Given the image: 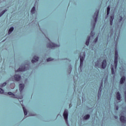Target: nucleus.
Returning <instances> with one entry per match:
<instances>
[{"instance_id": "obj_5", "label": "nucleus", "mask_w": 126, "mask_h": 126, "mask_svg": "<svg viewBox=\"0 0 126 126\" xmlns=\"http://www.w3.org/2000/svg\"><path fill=\"white\" fill-rule=\"evenodd\" d=\"M27 70V68L25 66H22V67L19 68L16 71L18 72L19 71H25Z\"/></svg>"}, {"instance_id": "obj_24", "label": "nucleus", "mask_w": 126, "mask_h": 126, "mask_svg": "<svg viewBox=\"0 0 126 126\" xmlns=\"http://www.w3.org/2000/svg\"><path fill=\"white\" fill-rule=\"evenodd\" d=\"M4 93V91L1 88H0V94H3Z\"/></svg>"}, {"instance_id": "obj_2", "label": "nucleus", "mask_w": 126, "mask_h": 126, "mask_svg": "<svg viewBox=\"0 0 126 126\" xmlns=\"http://www.w3.org/2000/svg\"><path fill=\"white\" fill-rule=\"evenodd\" d=\"M48 48H51V49H53L54 48H58V47H60V46L57 45L55 43H53L51 41H50L48 44Z\"/></svg>"}, {"instance_id": "obj_14", "label": "nucleus", "mask_w": 126, "mask_h": 126, "mask_svg": "<svg viewBox=\"0 0 126 126\" xmlns=\"http://www.w3.org/2000/svg\"><path fill=\"white\" fill-rule=\"evenodd\" d=\"M90 38H91L90 36H89L87 38V39L86 42V45H87V46L89 45V42H90Z\"/></svg>"}, {"instance_id": "obj_31", "label": "nucleus", "mask_w": 126, "mask_h": 126, "mask_svg": "<svg viewBox=\"0 0 126 126\" xmlns=\"http://www.w3.org/2000/svg\"><path fill=\"white\" fill-rule=\"evenodd\" d=\"M97 41H98V37H96V38H95V39H94L95 43H96V42H97Z\"/></svg>"}, {"instance_id": "obj_16", "label": "nucleus", "mask_w": 126, "mask_h": 126, "mask_svg": "<svg viewBox=\"0 0 126 126\" xmlns=\"http://www.w3.org/2000/svg\"><path fill=\"white\" fill-rule=\"evenodd\" d=\"M23 110L24 111V115L25 116H27V110H26V108H25V107H23Z\"/></svg>"}, {"instance_id": "obj_11", "label": "nucleus", "mask_w": 126, "mask_h": 126, "mask_svg": "<svg viewBox=\"0 0 126 126\" xmlns=\"http://www.w3.org/2000/svg\"><path fill=\"white\" fill-rule=\"evenodd\" d=\"M24 89V84H20L19 85V90L20 92L22 91H23V90Z\"/></svg>"}, {"instance_id": "obj_35", "label": "nucleus", "mask_w": 126, "mask_h": 126, "mask_svg": "<svg viewBox=\"0 0 126 126\" xmlns=\"http://www.w3.org/2000/svg\"><path fill=\"white\" fill-rule=\"evenodd\" d=\"M114 118H115V119H118V116H115Z\"/></svg>"}, {"instance_id": "obj_25", "label": "nucleus", "mask_w": 126, "mask_h": 126, "mask_svg": "<svg viewBox=\"0 0 126 126\" xmlns=\"http://www.w3.org/2000/svg\"><path fill=\"white\" fill-rule=\"evenodd\" d=\"M7 94L8 95H11L12 96H15V95L13 93L10 92H8Z\"/></svg>"}, {"instance_id": "obj_8", "label": "nucleus", "mask_w": 126, "mask_h": 126, "mask_svg": "<svg viewBox=\"0 0 126 126\" xmlns=\"http://www.w3.org/2000/svg\"><path fill=\"white\" fill-rule=\"evenodd\" d=\"M114 66L115 69H117L118 67V57H115L114 58Z\"/></svg>"}, {"instance_id": "obj_30", "label": "nucleus", "mask_w": 126, "mask_h": 126, "mask_svg": "<svg viewBox=\"0 0 126 126\" xmlns=\"http://www.w3.org/2000/svg\"><path fill=\"white\" fill-rule=\"evenodd\" d=\"M110 25H113V20H110Z\"/></svg>"}, {"instance_id": "obj_27", "label": "nucleus", "mask_w": 126, "mask_h": 126, "mask_svg": "<svg viewBox=\"0 0 126 126\" xmlns=\"http://www.w3.org/2000/svg\"><path fill=\"white\" fill-rule=\"evenodd\" d=\"M110 20H114V15L110 16Z\"/></svg>"}, {"instance_id": "obj_28", "label": "nucleus", "mask_w": 126, "mask_h": 126, "mask_svg": "<svg viewBox=\"0 0 126 126\" xmlns=\"http://www.w3.org/2000/svg\"><path fill=\"white\" fill-rule=\"evenodd\" d=\"M91 34L92 35V36H94V35H95V33H94V32H93V31H92L91 32Z\"/></svg>"}, {"instance_id": "obj_9", "label": "nucleus", "mask_w": 126, "mask_h": 126, "mask_svg": "<svg viewBox=\"0 0 126 126\" xmlns=\"http://www.w3.org/2000/svg\"><path fill=\"white\" fill-rule=\"evenodd\" d=\"M38 61H39V57H37V56H34L33 57V60L32 59V63H34L35 62H38Z\"/></svg>"}, {"instance_id": "obj_15", "label": "nucleus", "mask_w": 126, "mask_h": 126, "mask_svg": "<svg viewBox=\"0 0 126 126\" xmlns=\"http://www.w3.org/2000/svg\"><path fill=\"white\" fill-rule=\"evenodd\" d=\"M35 11H36V8H35V7L33 6L31 10V13H32V14H34Z\"/></svg>"}, {"instance_id": "obj_20", "label": "nucleus", "mask_w": 126, "mask_h": 126, "mask_svg": "<svg viewBox=\"0 0 126 126\" xmlns=\"http://www.w3.org/2000/svg\"><path fill=\"white\" fill-rule=\"evenodd\" d=\"M110 10H111V8H110V6H108L107 7V15L108 14H110Z\"/></svg>"}, {"instance_id": "obj_36", "label": "nucleus", "mask_w": 126, "mask_h": 126, "mask_svg": "<svg viewBox=\"0 0 126 126\" xmlns=\"http://www.w3.org/2000/svg\"><path fill=\"white\" fill-rule=\"evenodd\" d=\"M95 66H97V64H95Z\"/></svg>"}, {"instance_id": "obj_21", "label": "nucleus", "mask_w": 126, "mask_h": 126, "mask_svg": "<svg viewBox=\"0 0 126 126\" xmlns=\"http://www.w3.org/2000/svg\"><path fill=\"white\" fill-rule=\"evenodd\" d=\"M102 87H103V81H101L100 87H99V90L100 91V92H102Z\"/></svg>"}, {"instance_id": "obj_18", "label": "nucleus", "mask_w": 126, "mask_h": 126, "mask_svg": "<svg viewBox=\"0 0 126 126\" xmlns=\"http://www.w3.org/2000/svg\"><path fill=\"white\" fill-rule=\"evenodd\" d=\"M89 118H90V115L89 114H87L84 117V120H88Z\"/></svg>"}, {"instance_id": "obj_12", "label": "nucleus", "mask_w": 126, "mask_h": 126, "mask_svg": "<svg viewBox=\"0 0 126 126\" xmlns=\"http://www.w3.org/2000/svg\"><path fill=\"white\" fill-rule=\"evenodd\" d=\"M125 80H126V77H125V76H123L120 80V84H123V83H124V82H125Z\"/></svg>"}, {"instance_id": "obj_34", "label": "nucleus", "mask_w": 126, "mask_h": 126, "mask_svg": "<svg viewBox=\"0 0 126 126\" xmlns=\"http://www.w3.org/2000/svg\"><path fill=\"white\" fill-rule=\"evenodd\" d=\"M12 85H13L14 86L13 88H14L15 87V84H12Z\"/></svg>"}, {"instance_id": "obj_23", "label": "nucleus", "mask_w": 126, "mask_h": 126, "mask_svg": "<svg viewBox=\"0 0 126 126\" xmlns=\"http://www.w3.org/2000/svg\"><path fill=\"white\" fill-rule=\"evenodd\" d=\"M115 58H118V50H115Z\"/></svg>"}, {"instance_id": "obj_17", "label": "nucleus", "mask_w": 126, "mask_h": 126, "mask_svg": "<svg viewBox=\"0 0 126 126\" xmlns=\"http://www.w3.org/2000/svg\"><path fill=\"white\" fill-rule=\"evenodd\" d=\"M6 11H7V10L5 9V10L2 11V12H1L0 13V17L2 16V15H3V14H4V13H5V12H6Z\"/></svg>"}, {"instance_id": "obj_10", "label": "nucleus", "mask_w": 126, "mask_h": 126, "mask_svg": "<svg viewBox=\"0 0 126 126\" xmlns=\"http://www.w3.org/2000/svg\"><path fill=\"white\" fill-rule=\"evenodd\" d=\"M120 121L122 122V123H126V118L125 117V116H121L120 117Z\"/></svg>"}, {"instance_id": "obj_32", "label": "nucleus", "mask_w": 126, "mask_h": 126, "mask_svg": "<svg viewBox=\"0 0 126 126\" xmlns=\"http://www.w3.org/2000/svg\"><path fill=\"white\" fill-rule=\"evenodd\" d=\"M115 109L117 111H118L119 110V106H116Z\"/></svg>"}, {"instance_id": "obj_13", "label": "nucleus", "mask_w": 126, "mask_h": 126, "mask_svg": "<svg viewBox=\"0 0 126 126\" xmlns=\"http://www.w3.org/2000/svg\"><path fill=\"white\" fill-rule=\"evenodd\" d=\"M116 95H117L116 97L117 100L120 101V100H121V94H120V92H118L116 94Z\"/></svg>"}, {"instance_id": "obj_1", "label": "nucleus", "mask_w": 126, "mask_h": 126, "mask_svg": "<svg viewBox=\"0 0 126 126\" xmlns=\"http://www.w3.org/2000/svg\"><path fill=\"white\" fill-rule=\"evenodd\" d=\"M98 13H99V10H97L95 11V13H94V15L93 17L94 20V28H95L96 22H97V18H98Z\"/></svg>"}, {"instance_id": "obj_6", "label": "nucleus", "mask_w": 126, "mask_h": 126, "mask_svg": "<svg viewBox=\"0 0 126 126\" xmlns=\"http://www.w3.org/2000/svg\"><path fill=\"white\" fill-rule=\"evenodd\" d=\"M84 58H85V54L84 53V57H80V66L82 67L83 65V62H84Z\"/></svg>"}, {"instance_id": "obj_22", "label": "nucleus", "mask_w": 126, "mask_h": 126, "mask_svg": "<svg viewBox=\"0 0 126 126\" xmlns=\"http://www.w3.org/2000/svg\"><path fill=\"white\" fill-rule=\"evenodd\" d=\"M111 72L112 74H115V69H114V67H112L111 68Z\"/></svg>"}, {"instance_id": "obj_26", "label": "nucleus", "mask_w": 126, "mask_h": 126, "mask_svg": "<svg viewBox=\"0 0 126 126\" xmlns=\"http://www.w3.org/2000/svg\"><path fill=\"white\" fill-rule=\"evenodd\" d=\"M53 60V59H52L51 58H49L47 59V62H51L52 61V60Z\"/></svg>"}, {"instance_id": "obj_4", "label": "nucleus", "mask_w": 126, "mask_h": 126, "mask_svg": "<svg viewBox=\"0 0 126 126\" xmlns=\"http://www.w3.org/2000/svg\"><path fill=\"white\" fill-rule=\"evenodd\" d=\"M13 78L14 79V80L16 81H19L21 79V76L18 74H16L13 76Z\"/></svg>"}, {"instance_id": "obj_3", "label": "nucleus", "mask_w": 126, "mask_h": 126, "mask_svg": "<svg viewBox=\"0 0 126 126\" xmlns=\"http://www.w3.org/2000/svg\"><path fill=\"white\" fill-rule=\"evenodd\" d=\"M63 116L66 122V124L68 125V121L67 120V118L68 117V113L67 112V110H64L63 114Z\"/></svg>"}, {"instance_id": "obj_29", "label": "nucleus", "mask_w": 126, "mask_h": 126, "mask_svg": "<svg viewBox=\"0 0 126 126\" xmlns=\"http://www.w3.org/2000/svg\"><path fill=\"white\" fill-rule=\"evenodd\" d=\"M6 85V83H3L1 85V87H3V86H5Z\"/></svg>"}, {"instance_id": "obj_7", "label": "nucleus", "mask_w": 126, "mask_h": 126, "mask_svg": "<svg viewBox=\"0 0 126 126\" xmlns=\"http://www.w3.org/2000/svg\"><path fill=\"white\" fill-rule=\"evenodd\" d=\"M107 66V61L106 60H103L101 64L102 68H105Z\"/></svg>"}, {"instance_id": "obj_33", "label": "nucleus", "mask_w": 126, "mask_h": 126, "mask_svg": "<svg viewBox=\"0 0 126 126\" xmlns=\"http://www.w3.org/2000/svg\"><path fill=\"white\" fill-rule=\"evenodd\" d=\"M122 20H123V17L120 16V21H122Z\"/></svg>"}, {"instance_id": "obj_19", "label": "nucleus", "mask_w": 126, "mask_h": 126, "mask_svg": "<svg viewBox=\"0 0 126 126\" xmlns=\"http://www.w3.org/2000/svg\"><path fill=\"white\" fill-rule=\"evenodd\" d=\"M13 30H14V28L13 27L10 28L8 31V34H10Z\"/></svg>"}]
</instances>
